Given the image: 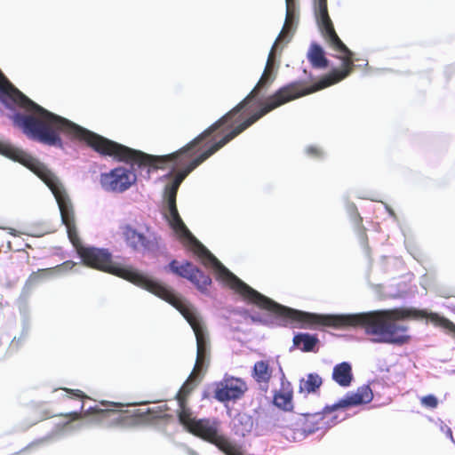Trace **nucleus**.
Here are the masks:
<instances>
[{
    "mask_svg": "<svg viewBox=\"0 0 455 455\" xmlns=\"http://www.w3.org/2000/svg\"><path fill=\"white\" fill-rule=\"evenodd\" d=\"M252 378L260 386H264L263 389L267 390L268 382L272 376V370L267 361H258L254 363L252 370Z\"/></svg>",
    "mask_w": 455,
    "mask_h": 455,
    "instance_id": "nucleus-14",
    "label": "nucleus"
},
{
    "mask_svg": "<svg viewBox=\"0 0 455 455\" xmlns=\"http://www.w3.org/2000/svg\"><path fill=\"white\" fill-rule=\"evenodd\" d=\"M186 320L194 331L196 339V361L193 371L177 394L178 417L180 422L191 434L214 444L225 455H243L241 446L231 442L221 433V421L217 418L196 419L191 411L186 406L185 397L200 380L208 361V336L198 314L187 313Z\"/></svg>",
    "mask_w": 455,
    "mask_h": 455,
    "instance_id": "nucleus-4",
    "label": "nucleus"
},
{
    "mask_svg": "<svg viewBox=\"0 0 455 455\" xmlns=\"http://www.w3.org/2000/svg\"><path fill=\"white\" fill-rule=\"evenodd\" d=\"M238 422L243 426L242 429H239L238 426L235 425V434L240 436H245V435L251 432L252 427V421L250 417L242 416L238 419Z\"/></svg>",
    "mask_w": 455,
    "mask_h": 455,
    "instance_id": "nucleus-19",
    "label": "nucleus"
},
{
    "mask_svg": "<svg viewBox=\"0 0 455 455\" xmlns=\"http://www.w3.org/2000/svg\"><path fill=\"white\" fill-rule=\"evenodd\" d=\"M137 414L148 419H164L171 416L169 408L164 403H155L146 409H139Z\"/></svg>",
    "mask_w": 455,
    "mask_h": 455,
    "instance_id": "nucleus-16",
    "label": "nucleus"
},
{
    "mask_svg": "<svg viewBox=\"0 0 455 455\" xmlns=\"http://www.w3.org/2000/svg\"><path fill=\"white\" fill-rule=\"evenodd\" d=\"M318 342L316 335L298 333L293 337V345L304 352H311Z\"/></svg>",
    "mask_w": 455,
    "mask_h": 455,
    "instance_id": "nucleus-17",
    "label": "nucleus"
},
{
    "mask_svg": "<svg viewBox=\"0 0 455 455\" xmlns=\"http://www.w3.org/2000/svg\"><path fill=\"white\" fill-rule=\"evenodd\" d=\"M420 403L423 406L435 409L438 405V400L434 395H427L420 399Z\"/></svg>",
    "mask_w": 455,
    "mask_h": 455,
    "instance_id": "nucleus-21",
    "label": "nucleus"
},
{
    "mask_svg": "<svg viewBox=\"0 0 455 455\" xmlns=\"http://www.w3.org/2000/svg\"><path fill=\"white\" fill-rule=\"evenodd\" d=\"M214 386V398L221 403L239 399L247 390L244 380L227 374Z\"/></svg>",
    "mask_w": 455,
    "mask_h": 455,
    "instance_id": "nucleus-8",
    "label": "nucleus"
},
{
    "mask_svg": "<svg viewBox=\"0 0 455 455\" xmlns=\"http://www.w3.org/2000/svg\"><path fill=\"white\" fill-rule=\"evenodd\" d=\"M189 455H197V453L195 451H189Z\"/></svg>",
    "mask_w": 455,
    "mask_h": 455,
    "instance_id": "nucleus-25",
    "label": "nucleus"
},
{
    "mask_svg": "<svg viewBox=\"0 0 455 455\" xmlns=\"http://www.w3.org/2000/svg\"><path fill=\"white\" fill-rule=\"evenodd\" d=\"M322 378L316 373H309L299 381V392L305 394L315 393L322 385Z\"/></svg>",
    "mask_w": 455,
    "mask_h": 455,
    "instance_id": "nucleus-18",
    "label": "nucleus"
},
{
    "mask_svg": "<svg viewBox=\"0 0 455 455\" xmlns=\"http://www.w3.org/2000/svg\"><path fill=\"white\" fill-rule=\"evenodd\" d=\"M385 208L388 212L389 215L395 219V214L394 211L391 208H389L387 204H385Z\"/></svg>",
    "mask_w": 455,
    "mask_h": 455,
    "instance_id": "nucleus-22",
    "label": "nucleus"
},
{
    "mask_svg": "<svg viewBox=\"0 0 455 455\" xmlns=\"http://www.w3.org/2000/svg\"><path fill=\"white\" fill-rule=\"evenodd\" d=\"M285 21L268 54L267 65L259 81L243 100L223 116L235 130L242 129V132L273 109L291 100L337 84L346 78L353 69V52L339 38L334 30L328 13L327 0H315V16L318 28L336 52L334 56L341 60L342 68L333 69L312 86L302 88L299 84L291 83L280 88L275 94L265 100L260 98V92L267 88L275 79L277 72L275 63L276 48L280 44H287L291 41L296 28L298 15L295 0H285Z\"/></svg>",
    "mask_w": 455,
    "mask_h": 455,
    "instance_id": "nucleus-2",
    "label": "nucleus"
},
{
    "mask_svg": "<svg viewBox=\"0 0 455 455\" xmlns=\"http://www.w3.org/2000/svg\"><path fill=\"white\" fill-rule=\"evenodd\" d=\"M33 172L52 192L60 209L61 221L66 226L68 238L85 266L113 274L150 291L176 307L185 319L187 313L189 315L197 314L194 307L185 304L159 283L138 272L131 266L114 263L108 250L83 246L77 236L72 204L58 177L44 164L34 170Z\"/></svg>",
    "mask_w": 455,
    "mask_h": 455,
    "instance_id": "nucleus-3",
    "label": "nucleus"
},
{
    "mask_svg": "<svg viewBox=\"0 0 455 455\" xmlns=\"http://www.w3.org/2000/svg\"><path fill=\"white\" fill-rule=\"evenodd\" d=\"M82 427V424H78L77 427L80 428Z\"/></svg>",
    "mask_w": 455,
    "mask_h": 455,
    "instance_id": "nucleus-26",
    "label": "nucleus"
},
{
    "mask_svg": "<svg viewBox=\"0 0 455 455\" xmlns=\"http://www.w3.org/2000/svg\"><path fill=\"white\" fill-rule=\"evenodd\" d=\"M282 373L281 388L278 392L274 395V403L278 408L283 411H291L293 408L292 404V390L291 383L284 380V374L282 368H280Z\"/></svg>",
    "mask_w": 455,
    "mask_h": 455,
    "instance_id": "nucleus-11",
    "label": "nucleus"
},
{
    "mask_svg": "<svg viewBox=\"0 0 455 455\" xmlns=\"http://www.w3.org/2000/svg\"><path fill=\"white\" fill-rule=\"evenodd\" d=\"M0 91L5 97L4 104L7 108L19 107L25 110L26 114L16 112L11 118L14 125L21 129L28 138L60 149L65 148L62 137L72 141H83L101 156L129 164V167L117 166L100 174L101 188L107 192L124 193L137 182L138 175L149 180L151 174L157 170H169L167 176L171 180L164 188L166 206L164 216L176 235L190 246L202 264L215 273L218 280L260 310L251 314L252 322L268 326L299 328V310L276 303L231 273L190 233L177 209V192L185 178L239 135L242 129L235 130L222 116L180 150L164 156H152L106 139L48 111L28 99L10 82L0 84Z\"/></svg>",
    "mask_w": 455,
    "mask_h": 455,
    "instance_id": "nucleus-1",
    "label": "nucleus"
},
{
    "mask_svg": "<svg viewBox=\"0 0 455 455\" xmlns=\"http://www.w3.org/2000/svg\"><path fill=\"white\" fill-rule=\"evenodd\" d=\"M73 419H77L80 418V414L77 411H73L69 414Z\"/></svg>",
    "mask_w": 455,
    "mask_h": 455,
    "instance_id": "nucleus-24",
    "label": "nucleus"
},
{
    "mask_svg": "<svg viewBox=\"0 0 455 455\" xmlns=\"http://www.w3.org/2000/svg\"><path fill=\"white\" fill-rule=\"evenodd\" d=\"M373 399V391L369 385H363L355 391L347 392L341 399L331 405H326L322 411L302 415L291 427H284L282 435L291 442H300L307 435L327 429L343 421L346 416L337 412L361 404H366Z\"/></svg>",
    "mask_w": 455,
    "mask_h": 455,
    "instance_id": "nucleus-5",
    "label": "nucleus"
},
{
    "mask_svg": "<svg viewBox=\"0 0 455 455\" xmlns=\"http://www.w3.org/2000/svg\"><path fill=\"white\" fill-rule=\"evenodd\" d=\"M74 266V263H71L69 261H67L63 263L62 265L57 266L55 267L52 268H45V269H39L37 272H34L30 275L28 277L25 288L26 290H30L36 283H37L39 281L51 278L54 275L59 274L62 271L71 269Z\"/></svg>",
    "mask_w": 455,
    "mask_h": 455,
    "instance_id": "nucleus-12",
    "label": "nucleus"
},
{
    "mask_svg": "<svg viewBox=\"0 0 455 455\" xmlns=\"http://www.w3.org/2000/svg\"><path fill=\"white\" fill-rule=\"evenodd\" d=\"M170 270L193 283L201 292H205L212 283V279L191 262L185 261L179 265L177 260H172L169 264Z\"/></svg>",
    "mask_w": 455,
    "mask_h": 455,
    "instance_id": "nucleus-9",
    "label": "nucleus"
},
{
    "mask_svg": "<svg viewBox=\"0 0 455 455\" xmlns=\"http://www.w3.org/2000/svg\"><path fill=\"white\" fill-rule=\"evenodd\" d=\"M446 435L454 443L451 429L449 427L446 430Z\"/></svg>",
    "mask_w": 455,
    "mask_h": 455,
    "instance_id": "nucleus-23",
    "label": "nucleus"
},
{
    "mask_svg": "<svg viewBox=\"0 0 455 455\" xmlns=\"http://www.w3.org/2000/svg\"><path fill=\"white\" fill-rule=\"evenodd\" d=\"M307 58L315 68H325L328 67V60L324 56L323 49L315 42L311 43Z\"/></svg>",
    "mask_w": 455,
    "mask_h": 455,
    "instance_id": "nucleus-15",
    "label": "nucleus"
},
{
    "mask_svg": "<svg viewBox=\"0 0 455 455\" xmlns=\"http://www.w3.org/2000/svg\"><path fill=\"white\" fill-rule=\"evenodd\" d=\"M305 153L311 158H323L325 155L323 148L317 145H309L305 148Z\"/></svg>",
    "mask_w": 455,
    "mask_h": 455,
    "instance_id": "nucleus-20",
    "label": "nucleus"
},
{
    "mask_svg": "<svg viewBox=\"0 0 455 455\" xmlns=\"http://www.w3.org/2000/svg\"><path fill=\"white\" fill-rule=\"evenodd\" d=\"M118 228L125 245L132 251L145 254L158 251L161 238L148 224L124 220Z\"/></svg>",
    "mask_w": 455,
    "mask_h": 455,
    "instance_id": "nucleus-6",
    "label": "nucleus"
},
{
    "mask_svg": "<svg viewBox=\"0 0 455 455\" xmlns=\"http://www.w3.org/2000/svg\"><path fill=\"white\" fill-rule=\"evenodd\" d=\"M0 155L8 157L15 162H19L31 172L36 170L43 164L32 157L26 152L15 148L11 143L4 140H0Z\"/></svg>",
    "mask_w": 455,
    "mask_h": 455,
    "instance_id": "nucleus-10",
    "label": "nucleus"
},
{
    "mask_svg": "<svg viewBox=\"0 0 455 455\" xmlns=\"http://www.w3.org/2000/svg\"><path fill=\"white\" fill-rule=\"evenodd\" d=\"M333 380L342 387H347L353 380L352 367L347 362L336 364L332 371Z\"/></svg>",
    "mask_w": 455,
    "mask_h": 455,
    "instance_id": "nucleus-13",
    "label": "nucleus"
},
{
    "mask_svg": "<svg viewBox=\"0 0 455 455\" xmlns=\"http://www.w3.org/2000/svg\"><path fill=\"white\" fill-rule=\"evenodd\" d=\"M62 394L71 395L79 398L78 407L84 411V416L88 417L89 422L93 424H99L104 427H111L119 426L124 421V417L121 412L116 410L117 407H121V404L101 402L100 404L89 405L86 407V402L83 401L84 398H87L78 389H62Z\"/></svg>",
    "mask_w": 455,
    "mask_h": 455,
    "instance_id": "nucleus-7",
    "label": "nucleus"
}]
</instances>
